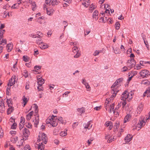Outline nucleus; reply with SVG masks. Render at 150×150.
<instances>
[{
    "label": "nucleus",
    "mask_w": 150,
    "mask_h": 150,
    "mask_svg": "<svg viewBox=\"0 0 150 150\" xmlns=\"http://www.w3.org/2000/svg\"><path fill=\"white\" fill-rule=\"evenodd\" d=\"M123 78H120L117 79L115 81L116 82L119 84L121 82L123 81Z\"/></svg>",
    "instance_id": "nucleus-39"
},
{
    "label": "nucleus",
    "mask_w": 150,
    "mask_h": 150,
    "mask_svg": "<svg viewBox=\"0 0 150 150\" xmlns=\"http://www.w3.org/2000/svg\"><path fill=\"white\" fill-rule=\"evenodd\" d=\"M110 100V99L109 98H107L106 99V100L105 103V104L106 103L107 104H108V103H110V102L111 100Z\"/></svg>",
    "instance_id": "nucleus-54"
},
{
    "label": "nucleus",
    "mask_w": 150,
    "mask_h": 150,
    "mask_svg": "<svg viewBox=\"0 0 150 150\" xmlns=\"http://www.w3.org/2000/svg\"><path fill=\"white\" fill-rule=\"evenodd\" d=\"M67 134V132L65 131H62L60 133V136L62 137L66 136Z\"/></svg>",
    "instance_id": "nucleus-36"
},
{
    "label": "nucleus",
    "mask_w": 150,
    "mask_h": 150,
    "mask_svg": "<svg viewBox=\"0 0 150 150\" xmlns=\"http://www.w3.org/2000/svg\"><path fill=\"white\" fill-rule=\"evenodd\" d=\"M85 111V109L83 107L78 108L77 109V114L78 115H81L82 113H84Z\"/></svg>",
    "instance_id": "nucleus-9"
},
{
    "label": "nucleus",
    "mask_w": 150,
    "mask_h": 150,
    "mask_svg": "<svg viewBox=\"0 0 150 150\" xmlns=\"http://www.w3.org/2000/svg\"><path fill=\"white\" fill-rule=\"evenodd\" d=\"M25 122V119L23 117H21V121L20 123L22 124L23 125V124Z\"/></svg>",
    "instance_id": "nucleus-45"
},
{
    "label": "nucleus",
    "mask_w": 150,
    "mask_h": 150,
    "mask_svg": "<svg viewBox=\"0 0 150 150\" xmlns=\"http://www.w3.org/2000/svg\"><path fill=\"white\" fill-rule=\"evenodd\" d=\"M126 102H125V100H124V101H123V102H120V104H119V105H120L119 106H121V105H122V107H124L126 104Z\"/></svg>",
    "instance_id": "nucleus-47"
},
{
    "label": "nucleus",
    "mask_w": 150,
    "mask_h": 150,
    "mask_svg": "<svg viewBox=\"0 0 150 150\" xmlns=\"http://www.w3.org/2000/svg\"><path fill=\"white\" fill-rule=\"evenodd\" d=\"M14 110L13 108V107H10L7 109V113L8 115L10 114L11 112H13Z\"/></svg>",
    "instance_id": "nucleus-21"
},
{
    "label": "nucleus",
    "mask_w": 150,
    "mask_h": 150,
    "mask_svg": "<svg viewBox=\"0 0 150 150\" xmlns=\"http://www.w3.org/2000/svg\"><path fill=\"white\" fill-rule=\"evenodd\" d=\"M52 120L50 118L47 119L46 121V123L47 124H50L51 125V123L52 122Z\"/></svg>",
    "instance_id": "nucleus-51"
},
{
    "label": "nucleus",
    "mask_w": 150,
    "mask_h": 150,
    "mask_svg": "<svg viewBox=\"0 0 150 150\" xmlns=\"http://www.w3.org/2000/svg\"><path fill=\"white\" fill-rule=\"evenodd\" d=\"M51 125L53 127H56L57 125V120H52Z\"/></svg>",
    "instance_id": "nucleus-24"
},
{
    "label": "nucleus",
    "mask_w": 150,
    "mask_h": 150,
    "mask_svg": "<svg viewBox=\"0 0 150 150\" xmlns=\"http://www.w3.org/2000/svg\"><path fill=\"white\" fill-rule=\"evenodd\" d=\"M1 105H0V110L3 111L5 109L4 103L2 101H1Z\"/></svg>",
    "instance_id": "nucleus-28"
},
{
    "label": "nucleus",
    "mask_w": 150,
    "mask_h": 150,
    "mask_svg": "<svg viewBox=\"0 0 150 150\" xmlns=\"http://www.w3.org/2000/svg\"><path fill=\"white\" fill-rule=\"evenodd\" d=\"M143 105L142 103L140 104L139 105L138 107L137 108V113H138L139 112H140L143 109Z\"/></svg>",
    "instance_id": "nucleus-26"
},
{
    "label": "nucleus",
    "mask_w": 150,
    "mask_h": 150,
    "mask_svg": "<svg viewBox=\"0 0 150 150\" xmlns=\"http://www.w3.org/2000/svg\"><path fill=\"white\" fill-rule=\"evenodd\" d=\"M131 116L129 115H127L124 118V123H125L129 121L131 119Z\"/></svg>",
    "instance_id": "nucleus-13"
},
{
    "label": "nucleus",
    "mask_w": 150,
    "mask_h": 150,
    "mask_svg": "<svg viewBox=\"0 0 150 150\" xmlns=\"http://www.w3.org/2000/svg\"><path fill=\"white\" fill-rule=\"evenodd\" d=\"M41 139L43 142L45 144H46L47 141V139L46 134L44 133H43L42 134Z\"/></svg>",
    "instance_id": "nucleus-8"
},
{
    "label": "nucleus",
    "mask_w": 150,
    "mask_h": 150,
    "mask_svg": "<svg viewBox=\"0 0 150 150\" xmlns=\"http://www.w3.org/2000/svg\"><path fill=\"white\" fill-rule=\"evenodd\" d=\"M4 133L3 130L1 129H0V137L1 138L3 136Z\"/></svg>",
    "instance_id": "nucleus-60"
},
{
    "label": "nucleus",
    "mask_w": 150,
    "mask_h": 150,
    "mask_svg": "<svg viewBox=\"0 0 150 150\" xmlns=\"http://www.w3.org/2000/svg\"><path fill=\"white\" fill-rule=\"evenodd\" d=\"M73 52L74 53L78 52L79 50L77 47H76L75 46L72 48Z\"/></svg>",
    "instance_id": "nucleus-34"
},
{
    "label": "nucleus",
    "mask_w": 150,
    "mask_h": 150,
    "mask_svg": "<svg viewBox=\"0 0 150 150\" xmlns=\"http://www.w3.org/2000/svg\"><path fill=\"white\" fill-rule=\"evenodd\" d=\"M39 115H38L37 116H36L35 118V120L33 121V122L34 123L35 126V127H37V126L39 123Z\"/></svg>",
    "instance_id": "nucleus-12"
},
{
    "label": "nucleus",
    "mask_w": 150,
    "mask_h": 150,
    "mask_svg": "<svg viewBox=\"0 0 150 150\" xmlns=\"http://www.w3.org/2000/svg\"><path fill=\"white\" fill-rule=\"evenodd\" d=\"M112 122L111 121H107L106 122L105 125V126L106 127H108V126H109L110 125V122Z\"/></svg>",
    "instance_id": "nucleus-63"
},
{
    "label": "nucleus",
    "mask_w": 150,
    "mask_h": 150,
    "mask_svg": "<svg viewBox=\"0 0 150 150\" xmlns=\"http://www.w3.org/2000/svg\"><path fill=\"white\" fill-rule=\"evenodd\" d=\"M20 132L21 135L23 136V140H26L28 137L29 136L30 134V132L28 129L25 128H24L23 129L21 130Z\"/></svg>",
    "instance_id": "nucleus-1"
},
{
    "label": "nucleus",
    "mask_w": 150,
    "mask_h": 150,
    "mask_svg": "<svg viewBox=\"0 0 150 150\" xmlns=\"http://www.w3.org/2000/svg\"><path fill=\"white\" fill-rule=\"evenodd\" d=\"M38 86H41L44 83V79L41 78L38 79Z\"/></svg>",
    "instance_id": "nucleus-14"
},
{
    "label": "nucleus",
    "mask_w": 150,
    "mask_h": 150,
    "mask_svg": "<svg viewBox=\"0 0 150 150\" xmlns=\"http://www.w3.org/2000/svg\"><path fill=\"white\" fill-rule=\"evenodd\" d=\"M13 79L12 78L11 79H10L9 80V82L8 83V86H10L11 87L15 83V80L14 79H13V81H13Z\"/></svg>",
    "instance_id": "nucleus-20"
},
{
    "label": "nucleus",
    "mask_w": 150,
    "mask_h": 150,
    "mask_svg": "<svg viewBox=\"0 0 150 150\" xmlns=\"http://www.w3.org/2000/svg\"><path fill=\"white\" fill-rule=\"evenodd\" d=\"M134 93L132 92V91L130 92H128V100L129 101L130 100H131V99L132 98V96L133 95Z\"/></svg>",
    "instance_id": "nucleus-25"
},
{
    "label": "nucleus",
    "mask_w": 150,
    "mask_h": 150,
    "mask_svg": "<svg viewBox=\"0 0 150 150\" xmlns=\"http://www.w3.org/2000/svg\"><path fill=\"white\" fill-rule=\"evenodd\" d=\"M33 111H31L27 115L26 119L27 120H29L31 119V117L33 116Z\"/></svg>",
    "instance_id": "nucleus-16"
},
{
    "label": "nucleus",
    "mask_w": 150,
    "mask_h": 150,
    "mask_svg": "<svg viewBox=\"0 0 150 150\" xmlns=\"http://www.w3.org/2000/svg\"><path fill=\"white\" fill-rule=\"evenodd\" d=\"M40 37L39 38H39V39H38L37 41V43H39V44H40V43H41V44H43V42H42V40L40 38Z\"/></svg>",
    "instance_id": "nucleus-53"
},
{
    "label": "nucleus",
    "mask_w": 150,
    "mask_h": 150,
    "mask_svg": "<svg viewBox=\"0 0 150 150\" xmlns=\"http://www.w3.org/2000/svg\"><path fill=\"white\" fill-rule=\"evenodd\" d=\"M25 125L28 128H31L32 127V125L30 123H28V124L25 123Z\"/></svg>",
    "instance_id": "nucleus-42"
},
{
    "label": "nucleus",
    "mask_w": 150,
    "mask_h": 150,
    "mask_svg": "<svg viewBox=\"0 0 150 150\" xmlns=\"http://www.w3.org/2000/svg\"><path fill=\"white\" fill-rule=\"evenodd\" d=\"M84 85H85L86 88L88 89L89 91H90L91 90V87H90V86L88 83H86L84 84Z\"/></svg>",
    "instance_id": "nucleus-50"
},
{
    "label": "nucleus",
    "mask_w": 150,
    "mask_h": 150,
    "mask_svg": "<svg viewBox=\"0 0 150 150\" xmlns=\"http://www.w3.org/2000/svg\"><path fill=\"white\" fill-rule=\"evenodd\" d=\"M114 52L115 54H120V50L118 49H115L114 50Z\"/></svg>",
    "instance_id": "nucleus-62"
},
{
    "label": "nucleus",
    "mask_w": 150,
    "mask_h": 150,
    "mask_svg": "<svg viewBox=\"0 0 150 150\" xmlns=\"http://www.w3.org/2000/svg\"><path fill=\"white\" fill-rule=\"evenodd\" d=\"M94 139L93 138H90V139L88 140L87 142L88 143V145H90L91 144V142Z\"/></svg>",
    "instance_id": "nucleus-48"
},
{
    "label": "nucleus",
    "mask_w": 150,
    "mask_h": 150,
    "mask_svg": "<svg viewBox=\"0 0 150 150\" xmlns=\"http://www.w3.org/2000/svg\"><path fill=\"white\" fill-rule=\"evenodd\" d=\"M6 44V39H4L3 36H0V45H4V44Z\"/></svg>",
    "instance_id": "nucleus-11"
},
{
    "label": "nucleus",
    "mask_w": 150,
    "mask_h": 150,
    "mask_svg": "<svg viewBox=\"0 0 150 150\" xmlns=\"http://www.w3.org/2000/svg\"><path fill=\"white\" fill-rule=\"evenodd\" d=\"M23 60L25 62H27L28 61V59L27 58H28V57L27 56H24L23 57Z\"/></svg>",
    "instance_id": "nucleus-59"
},
{
    "label": "nucleus",
    "mask_w": 150,
    "mask_h": 150,
    "mask_svg": "<svg viewBox=\"0 0 150 150\" xmlns=\"http://www.w3.org/2000/svg\"><path fill=\"white\" fill-rule=\"evenodd\" d=\"M38 88L39 91H42L43 90V88L41 86H38Z\"/></svg>",
    "instance_id": "nucleus-61"
},
{
    "label": "nucleus",
    "mask_w": 150,
    "mask_h": 150,
    "mask_svg": "<svg viewBox=\"0 0 150 150\" xmlns=\"http://www.w3.org/2000/svg\"><path fill=\"white\" fill-rule=\"evenodd\" d=\"M12 46L11 44H8L6 46V49L8 52H9L11 51L12 49Z\"/></svg>",
    "instance_id": "nucleus-23"
},
{
    "label": "nucleus",
    "mask_w": 150,
    "mask_h": 150,
    "mask_svg": "<svg viewBox=\"0 0 150 150\" xmlns=\"http://www.w3.org/2000/svg\"><path fill=\"white\" fill-rule=\"evenodd\" d=\"M41 46L40 47L42 49H46L48 47V46L46 43H43V44H42Z\"/></svg>",
    "instance_id": "nucleus-27"
},
{
    "label": "nucleus",
    "mask_w": 150,
    "mask_h": 150,
    "mask_svg": "<svg viewBox=\"0 0 150 150\" xmlns=\"http://www.w3.org/2000/svg\"><path fill=\"white\" fill-rule=\"evenodd\" d=\"M132 136L130 134H128L125 138V140L126 142H128L132 140Z\"/></svg>",
    "instance_id": "nucleus-10"
},
{
    "label": "nucleus",
    "mask_w": 150,
    "mask_h": 150,
    "mask_svg": "<svg viewBox=\"0 0 150 150\" xmlns=\"http://www.w3.org/2000/svg\"><path fill=\"white\" fill-rule=\"evenodd\" d=\"M119 91L118 90L116 91L115 89H112L111 91V93L113 94L111 95V97L110 98V100H113L114 98L115 97L116 95L117 92Z\"/></svg>",
    "instance_id": "nucleus-7"
},
{
    "label": "nucleus",
    "mask_w": 150,
    "mask_h": 150,
    "mask_svg": "<svg viewBox=\"0 0 150 150\" xmlns=\"http://www.w3.org/2000/svg\"><path fill=\"white\" fill-rule=\"evenodd\" d=\"M115 28L117 30H118L120 27V24L118 22H117L115 24Z\"/></svg>",
    "instance_id": "nucleus-44"
},
{
    "label": "nucleus",
    "mask_w": 150,
    "mask_h": 150,
    "mask_svg": "<svg viewBox=\"0 0 150 150\" xmlns=\"http://www.w3.org/2000/svg\"><path fill=\"white\" fill-rule=\"evenodd\" d=\"M5 32L4 30L0 29V36H3V34L5 33Z\"/></svg>",
    "instance_id": "nucleus-52"
},
{
    "label": "nucleus",
    "mask_w": 150,
    "mask_h": 150,
    "mask_svg": "<svg viewBox=\"0 0 150 150\" xmlns=\"http://www.w3.org/2000/svg\"><path fill=\"white\" fill-rule=\"evenodd\" d=\"M145 124V122L144 120H139L137 125L136 126V128L138 130H139L141 127Z\"/></svg>",
    "instance_id": "nucleus-4"
},
{
    "label": "nucleus",
    "mask_w": 150,
    "mask_h": 150,
    "mask_svg": "<svg viewBox=\"0 0 150 150\" xmlns=\"http://www.w3.org/2000/svg\"><path fill=\"white\" fill-rule=\"evenodd\" d=\"M99 54V52L98 50H96L93 54V55L94 56H96L98 55Z\"/></svg>",
    "instance_id": "nucleus-64"
},
{
    "label": "nucleus",
    "mask_w": 150,
    "mask_h": 150,
    "mask_svg": "<svg viewBox=\"0 0 150 150\" xmlns=\"http://www.w3.org/2000/svg\"><path fill=\"white\" fill-rule=\"evenodd\" d=\"M136 62L133 58H131L128 59L126 63L127 67L130 69L131 68L135 67Z\"/></svg>",
    "instance_id": "nucleus-2"
},
{
    "label": "nucleus",
    "mask_w": 150,
    "mask_h": 150,
    "mask_svg": "<svg viewBox=\"0 0 150 150\" xmlns=\"http://www.w3.org/2000/svg\"><path fill=\"white\" fill-rule=\"evenodd\" d=\"M29 35L30 37L33 38H36V37L39 38L40 37V35H39V33H38L37 35L32 34L30 35Z\"/></svg>",
    "instance_id": "nucleus-30"
},
{
    "label": "nucleus",
    "mask_w": 150,
    "mask_h": 150,
    "mask_svg": "<svg viewBox=\"0 0 150 150\" xmlns=\"http://www.w3.org/2000/svg\"><path fill=\"white\" fill-rule=\"evenodd\" d=\"M98 11L97 10H95L93 13V18H95L96 20L98 19V18L96 16H98Z\"/></svg>",
    "instance_id": "nucleus-19"
},
{
    "label": "nucleus",
    "mask_w": 150,
    "mask_h": 150,
    "mask_svg": "<svg viewBox=\"0 0 150 150\" xmlns=\"http://www.w3.org/2000/svg\"><path fill=\"white\" fill-rule=\"evenodd\" d=\"M142 84L145 85H148L150 84V82L148 80H144L142 81Z\"/></svg>",
    "instance_id": "nucleus-29"
},
{
    "label": "nucleus",
    "mask_w": 150,
    "mask_h": 150,
    "mask_svg": "<svg viewBox=\"0 0 150 150\" xmlns=\"http://www.w3.org/2000/svg\"><path fill=\"white\" fill-rule=\"evenodd\" d=\"M24 148V150H31V148L28 144L26 145Z\"/></svg>",
    "instance_id": "nucleus-43"
},
{
    "label": "nucleus",
    "mask_w": 150,
    "mask_h": 150,
    "mask_svg": "<svg viewBox=\"0 0 150 150\" xmlns=\"http://www.w3.org/2000/svg\"><path fill=\"white\" fill-rule=\"evenodd\" d=\"M11 129H16L17 125L15 122H13L11 125Z\"/></svg>",
    "instance_id": "nucleus-37"
},
{
    "label": "nucleus",
    "mask_w": 150,
    "mask_h": 150,
    "mask_svg": "<svg viewBox=\"0 0 150 150\" xmlns=\"http://www.w3.org/2000/svg\"><path fill=\"white\" fill-rule=\"evenodd\" d=\"M91 123L90 122H88L86 124H85L83 125V126H84V127L85 129H89L90 128L92 127V125H91V126H90Z\"/></svg>",
    "instance_id": "nucleus-17"
},
{
    "label": "nucleus",
    "mask_w": 150,
    "mask_h": 150,
    "mask_svg": "<svg viewBox=\"0 0 150 150\" xmlns=\"http://www.w3.org/2000/svg\"><path fill=\"white\" fill-rule=\"evenodd\" d=\"M147 93V97H150V87H149L145 92V93Z\"/></svg>",
    "instance_id": "nucleus-35"
},
{
    "label": "nucleus",
    "mask_w": 150,
    "mask_h": 150,
    "mask_svg": "<svg viewBox=\"0 0 150 150\" xmlns=\"http://www.w3.org/2000/svg\"><path fill=\"white\" fill-rule=\"evenodd\" d=\"M45 3L47 5L49 4L51 5V0H45Z\"/></svg>",
    "instance_id": "nucleus-58"
},
{
    "label": "nucleus",
    "mask_w": 150,
    "mask_h": 150,
    "mask_svg": "<svg viewBox=\"0 0 150 150\" xmlns=\"http://www.w3.org/2000/svg\"><path fill=\"white\" fill-rule=\"evenodd\" d=\"M147 63L150 64V62L141 61L140 62V64L142 66H144V64H146Z\"/></svg>",
    "instance_id": "nucleus-38"
},
{
    "label": "nucleus",
    "mask_w": 150,
    "mask_h": 150,
    "mask_svg": "<svg viewBox=\"0 0 150 150\" xmlns=\"http://www.w3.org/2000/svg\"><path fill=\"white\" fill-rule=\"evenodd\" d=\"M140 74L144 78L145 77H146L149 75L150 73L148 70H144L140 72Z\"/></svg>",
    "instance_id": "nucleus-5"
},
{
    "label": "nucleus",
    "mask_w": 150,
    "mask_h": 150,
    "mask_svg": "<svg viewBox=\"0 0 150 150\" xmlns=\"http://www.w3.org/2000/svg\"><path fill=\"white\" fill-rule=\"evenodd\" d=\"M119 127V124L117 123V122H116L115 123V124L114 125V130L115 131H115H117V129H118Z\"/></svg>",
    "instance_id": "nucleus-32"
},
{
    "label": "nucleus",
    "mask_w": 150,
    "mask_h": 150,
    "mask_svg": "<svg viewBox=\"0 0 150 150\" xmlns=\"http://www.w3.org/2000/svg\"><path fill=\"white\" fill-rule=\"evenodd\" d=\"M6 103L8 107H12L13 105L12 99L11 98L7 99H6Z\"/></svg>",
    "instance_id": "nucleus-18"
},
{
    "label": "nucleus",
    "mask_w": 150,
    "mask_h": 150,
    "mask_svg": "<svg viewBox=\"0 0 150 150\" xmlns=\"http://www.w3.org/2000/svg\"><path fill=\"white\" fill-rule=\"evenodd\" d=\"M47 13L49 15L51 16L54 10L52 9L46 8Z\"/></svg>",
    "instance_id": "nucleus-15"
},
{
    "label": "nucleus",
    "mask_w": 150,
    "mask_h": 150,
    "mask_svg": "<svg viewBox=\"0 0 150 150\" xmlns=\"http://www.w3.org/2000/svg\"><path fill=\"white\" fill-rule=\"evenodd\" d=\"M17 62L13 65V67L11 68V69L13 72H16L18 70V68L17 67Z\"/></svg>",
    "instance_id": "nucleus-22"
},
{
    "label": "nucleus",
    "mask_w": 150,
    "mask_h": 150,
    "mask_svg": "<svg viewBox=\"0 0 150 150\" xmlns=\"http://www.w3.org/2000/svg\"><path fill=\"white\" fill-rule=\"evenodd\" d=\"M41 66H36L34 67V69H35V70H36V71H38L39 69H41Z\"/></svg>",
    "instance_id": "nucleus-49"
},
{
    "label": "nucleus",
    "mask_w": 150,
    "mask_h": 150,
    "mask_svg": "<svg viewBox=\"0 0 150 150\" xmlns=\"http://www.w3.org/2000/svg\"><path fill=\"white\" fill-rule=\"evenodd\" d=\"M58 3L57 1L56 0H53L51 2V4L52 5H57Z\"/></svg>",
    "instance_id": "nucleus-56"
},
{
    "label": "nucleus",
    "mask_w": 150,
    "mask_h": 150,
    "mask_svg": "<svg viewBox=\"0 0 150 150\" xmlns=\"http://www.w3.org/2000/svg\"><path fill=\"white\" fill-rule=\"evenodd\" d=\"M34 108L35 109V113L37 114V113H38V106L36 104H34Z\"/></svg>",
    "instance_id": "nucleus-31"
},
{
    "label": "nucleus",
    "mask_w": 150,
    "mask_h": 150,
    "mask_svg": "<svg viewBox=\"0 0 150 150\" xmlns=\"http://www.w3.org/2000/svg\"><path fill=\"white\" fill-rule=\"evenodd\" d=\"M23 101L24 103V106H25L28 102V100H27V98L24 96L23 97Z\"/></svg>",
    "instance_id": "nucleus-40"
},
{
    "label": "nucleus",
    "mask_w": 150,
    "mask_h": 150,
    "mask_svg": "<svg viewBox=\"0 0 150 150\" xmlns=\"http://www.w3.org/2000/svg\"><path fill=\"white\" fill-rule=\"evenodd\" d=\"M81 55V54L79 52H77L75 55L74 56V58H77L79 57Z\"/></svg>",
    "instance_id": "nucleus-57"
},
{
    "label": "nucleus",
    "mask_w": 150,
    "mask_h": 150,
    "mask_svg": "<svg viewBox=\"0 0 150 150\" xmlns=\"http://www.w3.org/2000/svg\"><path fill=\"white\" fill-rule=\"evenodd\" d=\"M40 141L39 139L37 140L38 142L35 144V147L36 149H38V150H43L45 145L43 144L42 142L39 143Z\"/></svg>",
    "instance_id": "nucleus-3"
},
{
    "label": "nucleus",
    "mask_w": 150,
    "mask_h": 150,
    "mask_svg": "<svg viewBox=\"0 0 150 150\" xmlns=\"http://www.w3.org/2000/svg\"><path fill=\"white\" fill-rule=\"evenodd\" d=\"M23 76L25 77H27L28 76V71L26 70H24L22 73Z\"/></svg>",
    "instance_id": "nucleus-33"
},
{
    "label": "nucleus",
    "mask_w": 150,
    "mask_h": 150,
    "mask_svg": "<svg viewBox=\"0 0 150 150\" xmlns=\"http://www.w3.org/2000/svg\"><path fill=\"white\" fill-rule=\"evenodd\" d=\"M23 138V139H21L20 141L18 143V146H22L23 145V142H24V140Z\"/></svg>",
    "instance_id": "nucleus-46"
},
{
    "label": "nucleus",
    "mask_w": 150,
    "mask_h": 150,
    "mask_svg": "<svg viewBox=\"0 0 150 150\" xmlns=\"http://www.w3.org/2000/svg\"><path fill=\"white\" fill-rule=\"evenodd\" d=\"M128 92L125 91H124L122 93V98L121 99L123 100V101H124V100H126L127 99H128Z\"/></svg>",
    "instance_id": "nucleus-6"
},
{
    "label": "nucleus",
    "mask_w": 150,
    "mask_h": 150,
    "mask_svg": "<svg viewBox=\"0 0 150 150\" xmlns=\"http://www.w3.org/2000/svg\"><path fill=\"white\" fill-rule=\"evenodd\" d=\"M23 126V124L21 125V123H20V124L19 125V128L20 131H21V130L22 129H23L24 128H25V127H24Z\"/></svg>",
    "instance_id": "nucleus-55"
},
{
    "label": "nucleus",
    "mask_w": 150,
    "mask_h": 150,
    "mask_svg": "<svg viewBox=\"0 0 150 150\" xmlns=\"http://www.w3.org/2000/svg\"><path fill=\"white\" fill-rule=\"evenodd\" d=\"M13 122H15V120L11 117L9 120V124L10 125H11Z\"/></svg>",
    "instance_id": "nucleus-41"
}]
</instances>
